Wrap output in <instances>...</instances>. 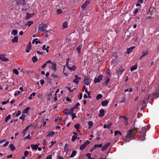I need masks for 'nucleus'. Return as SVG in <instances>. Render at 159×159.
<instances>
[{
	"label": "nucleus",
	"mask_w": 159,
	"mask_h": 159,
	"mask_svg": "<svg viewBox=\"0 0 159 159\" xmlns=\"http://www.w3.org/2000/svg\"><path fill=\"white\" fill-rule=\"evenodd\" d=\"M155 11V9L153 7H151L148 11L147 13V15L148 16H147L148 19H152L154 18V16H152L154 14Z\"/></svg>",
	"instance_id": "nucleus-1"
},
{
	"label": "nucleus",
	"mask_w": 159,
	"mask_h": 159,
	"mask_svg": "<svg viewBox=\"0 0 159 159\" xmlns=\"http://www.w3.org/2000/svg\"><path fill=\"white\" fill-rule=\"evenodd\" d=\"M46 25L47 24H39L38 26V33H40L42 31H44Z\"/></svg>",
	"instance_id": "nucleus-2"
},
{
	"label": "nucleus",
	"mask_w": 159,
	"mask_h": 159,
	"mask_svg": "<svg viewBox=\"0 0 159 159\" xmlns=\"http://www.w3.org/2000/svg\"><path fill=\"white\" fill-rule=\"evenodd\" d=\"M102 75H100L98 76V78L95 77L94 80V83L96 84L100 82L102 80Z\"/></svg>",
	"instance_id": "nucleus-3"
},
{
	"label": "nucleus",
	"mask_w": 159,
	"mask_h": 159,
	"mask_svg": "<svg viewBox=\"0 0 159 159\" xmlns=\"http://www.w3.org/2000/svg\"><path fill=\"white\" fill-rule=\"evenodd\" d=\"M90 82V79L88 78L86 76H84V80L83 83L84 85H89Z\"/></svg>",
	"instance_id": "nucleus-4"
},
{
	"label": "nucleus",
	"mask_w": 159,
	"mask_h": 159,
	"mask_svg": "<svg viewBox=\"0 0 159 159\" xmlns=\"http://www.w3.org/2000/svg\"><path fill=\"white\" fill-rule=\"evenodd\" d=\"M90 142L88 140H87L85 141V142L84 143V144H82L80 145V150H84L86 147V146L88 144H89Z\"/></svg>",
	"instance_id": "nucleus-5"
},
{
	"label": "nucleus",
	"mask_w": 159,
	"mask_h": 159,
	"mask_svg": "<svg viewBox=\"0 0 159 159\" xmlns=\"http://www.w3.org/2000/svg\"><path fill=\"white\" fill-rule=\"evenodd\" d=\"M102 144H95L93 147L90 150V152H92L94 150L97 148H100L102 147Z\"/></svg>",
	"instance_id": "nucleus-6"
},
{
	"label": "nucleus",
	"mask_w": 159,
	"mask_h": 159,
	"mask_svg": "<svg viewBox=\"0 0 159 159\" xmlns=\"http://www.w3.org/2000/svg\"><path fill=\"white\" fill-rule=\"evenodd\" d=\"M146 128L145 127H143L142 128L141 130L139 132L143 137H144L146 135Z\"/></svg>",
	"instance_id": "nucleus-7"
},
{
	"label": "nucleus",
	"mask_w": 159,
	"mask_h": 159,
	"mask_svg": "<svg viewBox=\"0 0 159 159\" xmlns=\"http://www.w3.org/2000/svg\"><path fill=\"white\" fill-rule=\"evenodd\" d=\"M137 132V129H136L135 130L134 129H130L129 130L128 133L127 134V135L128 136L130 135L132 133H136Z\"/></svg>",
	"instance_id": "nucleus-8"
},
{
	"label": "nucleus",
	"mask_w": 159,
	"mask_h": 159,
	"mask_svg": "<svg viewBox=\"0 0 159 159\" xmlns=\"http://www.w3.org/2000/svg\"><path fill=\"white\" fill-rule=\"evenodd\" d=\"M105 111L103 109H101L99 111V116L100 117H102L105 115Z\"/></svg>",
	"instance_id": "nucleus-9"
},
{
	"label": "nucleus",
	"mask_w": 159,
	"mask_h": 159,
	"mask_svg": "<svg viewBox=\"0 0 159 159\" xmlns=\"http://www.w3.org/2000/svg\"><path fill=\"white\" fill-rule=\"evenodd\" d=\"M90 3V1L89 0H87L82 5L81 8L82 9L85 8L87 5Z\"/></svg>",
	"instance_id": "nucleus-10"
},
{
	"label": "nucleus",
	"mask_w": 159,
	"mask_h": 159,
	"mask_svg": "<svg viewBox=\"0 0 159 159\" xmlns=\"http://www.w3.org/2000/svg\"><path fill=\"white\" fill-rule=\"evenodd\" d=\"M32 48V46L31 42H29V44L27 45V49L26 50V51L27 53H29L30 52V50Z\"/></svg>",
	"instance_id": "nucleus-11"
},
{
	"label": "nucleus",
	"mask_w": 159,
	"mask_h": 159,
	"mask_svg": "<svg viewBox=\"0 0 159 159\" xmlns=\"http://www.w3.org/2000/svg\"><path fill=\"white\" fill-rule=\"evenodd\" d=\"M63 112L66 115L71 114L70 112V109L67 108L65 109L64 110Z\"/></svg>",
	"instance_id": "nucleus-12"
},
{
	"label": "nucleus",
	"mask_w": 159,
	"mask_h": 159,
	"mask_svg": "<svg viewBox=\"0 0 159 159\" xmlns=\"http://www.w3.org/2000/svg\"><path fill=\"white\" fill-rule=\"evenodd\" d=\"M0 59L2 61H8V59L7 58H6L5 56L3 55H0Z\"/></svg>",
	"instance_id": "nucleus-13"
},
{
	"label": "nucleus",
	"mask_w": 159,
	"mask_h": 159,
	"mask_svg": "<svg viewBox=\"0 0 159 159\" xmlns=\"http://www.w3.org/2000/svg\"><path fill=\"white\" fill-rule=\"evenodd\" d=\"M135 46H132L131 47L127 49L126 53L129 54L130 53L133 51V49L135 48Z\"/></svg>",
	"instance_id": "nucleus-14"
},
{
	"label": "nucleus",
	"mask_w": 159,
	"mask_h": 159,
	"mask_svg": "<svg viewBox=\"0 0 159 159\" xmlns=\"http://www.w3.org/2000/svg\"><path fill=\"white\" fill-rule=\"evenodd\" d=\"M109 101L106 100L102 101L101 102V104L102 106H106L107 105Z\"/></svg>",
	"instance_id": "nucleus-15"
},
{
	"label": "nucleus",
	"mask_w": 159,
	"mask_h": 159,
	"mask_svg": "<svg viewBox=\"0 0 159 159\" xmlns=\"http://www.w3.org/2000/svg\"><path fill=\"white\" fill-rule=\"evenodd\" d=\"M52 66L51 67L52 69L53 70H57V64L55 62L52 63Z\"/></svg>",
	"instance_id": "nucleus-16"
},
{
	"label": "nucleus",
	"mask_w": 159,
	"mask_h": 159,
	"mask_svg": "<svg viewBox=\"0 0 159 159\" xmlns=\"http://www.w3.org/2000/svg\"><path fill=\"white\" fill-rule=\"evenodd\" d=\"M123 71V70L122 69H120L119 70H116V72L119 76V75H121Z\"/></svg>",
	"instance_id": "nucleus-17"
},
{
	"label": "nucleus",
	"mask_w": 159,
	"mask_h": 159,
	"mask_svg": "<svg viewBox=\"0 0 159 159\" xmlns=\"http://www.w3.org/2000/svg\"><path fill=\"white\" fill-rule=\"evenodd\" d=\"M31 147L32 149L36 150L39 147V145L38 144H32L31 145Z\"/></svg>",
	"instance_id": "nucleus-18"
},
{
	"label": "nucleus",
	"mask_w": 159,
	"mask_h": 159,
	"mask_svg": "<svg viewBox=\"0 0 159 159\" xmlns=\"http://www.w3.org/2000/svg\"><path fill=\"white\" fill-rule=\"evenodd\" d=\"M77 153V151L76 150H74L72 152L70 155V158H72L73 157H74L75 156Z\"/></svg>",
	"instance_id": "nucleus-19"
},
{
	"label": "nucleus",
	"mask_w": 159,
	"mask_h": 159,
	"mask_svg": "<svg viewBox=\"0 0 159 159\" xmlns=\"http://www.w3.org/2000/svg\"><path fill=\"white\" fill-rule=\"evenodd\" d=\"M18 38L17 36H15L12 40V42L13 43H15V42H18Z\"/></svg>",
	"instance_id": "nucleus-20"
},
{
	"label": "nucleus",
	"mask_w": 159,
	"mask_h": 159,
	"mask_svg": "<svg viewBox=\"0 0 159 159\" xmlns=\"http://www.w3.org/2000/svg\"><path fill=\"white\" fill-rule=\"evenodd\" d=\"M153 97L154 98H157L159 96V93L157 92H154L152 94Z\"/></svg>",
	"instance_id": "nucleus-21"
},
{
	"label": "nucleus",
	"mask_w": 159,
	"mask_h": 159,
	"mask_svg": "<svg viewBox=\"0 0 159 159\" xmlns=\"http://www.w3.org/2000/svg\"><path fill=\"white\" fill-rule=\"evenodd\" d=\"M26 14L27 16L25 17V19L26 20L29 19L32 17V15L31 14H30L29 13H27Z\"/></svg>",
	"instance_id": "nucleus-22"
},
{
	"label": "nucleus",
	"mask_w": 159,
	"mask_h": 159,
	"mask_svg": "<svg viewBox=\"0 0 159 159\" xmlns=\"http://www.w3.org/2000/svg\"><path fill=\"white\" fill-rule=\"evenodd\" d=\"M137 68V65L136 64L135 65L132 66L130 70L131 72L133 71L134 70H136Z\"/></svg>",
	"instance_id": "nucleus-23"
},
{
	"label": "nucleus",
	"mask_w": 159,
	"mask_h": 159,
	"mask_svg": "<svg viewBox=\"0 0 159 159\" xmlns=\"http://www.w3.org/2000/svg\"><path fill=\"white\" fill-rule=\"evenodd\" d=\"M19 4L20 3L21 4L25 6L26 3L25 0H19Z\"/></svg>",
	"instance_id": "nucleus-24"
},
{
	"label": "nucleus",
	"mask_w": 159,
	"mask_h": 159,
	"mask_svg": "<svg viewBox=\"0 0 159 159\" xmlns=\"http://www.w3.org/2000/svg\"><path fill=\"white\" fill-rule=\"evenodd\" d=\"M106 80L105 81L104 83L105 84V85L107 86L108 83L110 81V78L108 77H106Z\"/></svg>",
	"instance_id": "nucleus-25"
},
{
	"label": "nucleus",
	"mask_w": 159,
	"mask_h": 159,
	"mask_svg": "<svg viewBox=\"0 0 159 159\" xmlns=\"http://www.w3.org/2000/svg\"><path fill=\"white\" fill-rule=\"evenodd\" d=\"M33 23V21H29L27 23H26L25 24V26H28L30 27L31 25H32Z\"/></svg>",
	"instance_id": "nucleus-26"
},
{
	"label": "nucleus",
	"mask_w": 159,
	"mask_h": 159,
	"mask_svg": "<svg viewBox=\"0 0 159 159\" xmlns=\"http://www.w3.org/2000/svg\"><path fill=\"white\" fill-rule=\"evenodd\" d=\"M82 47V45L80 44L76 48L77 51L79 53L80 52L81 49Z\"/></svg>",
	"instance_id": "nucleus-27"
},
{
	"label": "nucleus",
	"mask_w": 159,
	"mask_h": 159,
	"mask_svg": "<svg viewBox=\"0 0 159 159\" xmlns=\"http://www.w3.org/2000/svg\"><path fill=\"white\" fill-rule=\"evenodd\" d=\"M68 68L71 70H74L76 68V67L75 66H73L72 67H69L68 66H67Z\"/></svg>",
	"instance_id": "nucleus-28"
},
{
	"label": "nucleus",
	"mask_w": 159,
	"mask_h": 159,
	"mask_svg": "<svg viewBox=\"0 0 159 159\" xmlns=\"http://www.w3.org/2000/svg\"><path fill=\"white\" fill-rule=\"evenodd\" d=\"M148 53V51L147 50H146V51H143V52L142 53V57H144L146 55H147Z\"/></svg>",
	"instance_id": "nucleus-29"
},
{
	"label": "nucleus",
	"mask_w": 159,
	"mask_h": 159,
	"mask_svg": "<svg viewBox=\"0 0 159 159\" xmlns=\"http://www.w3.org/2000/svg\"><path fill=\"white\" fill-rule=\"evenodd\" d=\"M119 134L120 135H122V134L121 133L120 131L116 130L114 132L115 135L116 136V135Z\"/></svg>",
	"instance_id": "nucleus-30"
},
{
	"label": "nucleus",
	"mask_w": 159,
	"mask_h": 159,
	"mask_svg": "<svg viewBox=\"0 0 159 159\" xmlns=\"http://www.w3.org/2000/svg\"><path fill=\"white\" fill-rule=\"evenodd\" d=\"M67 27L68 23L67 22H65L63 24L62 27L63 29L66 28Z\"/></svg>",
	"instance_id": "nucleus-31"
},
{
	"label": "nucleus",
	"mask_w": 159,
	"mask_h": 159,
	"mask_svg": "<svg viewBox=\"0 0 159 159\" xmlns=\"http://www.w3.org/2000/svg\"><path fill=\"white\" fill-rule=\"evenodd\" d=\"M30 109V108L29 107H28L26 108V109L23 111L22 113H27L28 111Z\"/></svg>",
	"instance_id": "nucleus-32"
},
{
	"label": "nucleus",
	"mask_w": 159,
	"mask_h": 159,
	"mask_svg": "<svg viewBox=\"0 0 159 159\" xmlns=\"http://www.w3.org/2000/svg\"><path fill=\"white\" fill-rule=\"evenodd\" d=\"M18 33L17 30H13L11 32V34H12L14 35H16L17 34V33Z\"/></svg>",
	"instance_id": "nucleus-33"
},
{
	"label": "nucleus",
	"mask_w": 159,
	"mask_h": 159,
	"mask_svg": "<svg viewBox=\"0 0 159 159\" xmlns=\"http://www.w3.org/2000/svg\"><path fill=\"white\" fill-rule=\"evenodd\" d=\"M32 60L33 62H35L38 60V58L36 56H33L32 58Z\"/></svg>",
	"instance_id": "nucleus-34"
},
{
	"label": "nucleus",
	"mask_w": 159,
	"mask_h": 159,
	"mask_svg": "<svg viewBox=\"0 0 159 159\" xmlns=\"http://www.w3.org/2000/svg\"><path fill=\"white\" fill-rule=\"evenodd\" d=\"M36 95V93H33L31 94H30V96L28 97V99H32V96L34 97Z\"/></svg>",
	"instance_id": "nucleus-35"
},
{
	"label": "nucleus",
	"mask_w": 159,
	"mask_h": 159,
	"mask_svg": "<svg viewBox=\"0 0 159 159\" xmlns=\"http://www.w3.org/2000/svg\"><path fill=\"white\" fill-rule=\"evenodd\" d=\"M149 96H148V97L147 98H145L143 101V103L144 104H146L147 103L149 98Z\"/></svg>",
	"instance_id": "nucleus-36"
},
{
	"label": "nucleus",
	"mask_w": 159,
	"mask_h": 159,
	"mask_svg": "<svg viewBox=\"0 0 159 159\" xmlns=\"http://www.w3.org/2000/svg\"><path fill=\"white\" fill-rule=\"evenodd\" d=\"M102 97V94H99L97 95L96 97V98L97 100H98Z\"/></svg>",
	"instance_id": "nucleus-37"
},
{
	"label": "nucleus",
	"mask_w": 159,
	"mask_h": 159,
	"mask_svg": "<svg viewBox=\"0 0 159 159\" xmlns=\"http://www.w3.org/2000/svg\"><path fill=\"white\" fill-rule=\"evenodd\" d=\"M89 124V128H91L93 125V123L92 121H90L88 123Z\"/></svg>",
	"instance_id": "nucleus-38"
},
{
	"label": "nucleus",
	"mask_w": 159,
	"mask_h": 159,
	"mask_svg": "<svg viewBox=\"0 0 159 159\" xmlns=\"http://www.w3.org/2000/svg\"><path fill=\"white\" fill-rule=\"evenodd\" d=\"M55 134V132L53 131H52L49 133L47 135V137L52 136Z\"/></svg>",
	"instance_id": "nucleus-39"
},
{
	"label": "nucleus",
	"mask_w": 159,
	"mask_h": 159,
	"mask_svg": "<svg viewBox=\"0 0 159 159\" xmlns=\"http://www.w3.org/2000/svg\"><path fill=\"white\" fill-rule=\"evenodd\" d=\"M25 117L26 116L25 114H22L21 116L20 117L19 119H22L23 122L25 120Z\"/></svg>",
	"instance_id": "nucleus-40"
},
{
	"label": "nucleus",
	"mask_w": 159,
	"mask_h": 159,
	"mask_svg": "<svg viewBox=\"0 0 159 159\" xmlns=\"http://www.w3.org/2000/svg\"><path fill=\"white\" fill-rule=\"evenodd\" d=\"M13 72L16 75H18L19 74V72L16 69H14L13 70Z\"/></svg>",
	"instance_id": "nucleus-41"
},
{
	"label": "nucleus",
	"mask_w": 159,
	"mask_h": 159,
	"mask_svg": "<svg viewBox=\"0 0 159 159\" xmlns=\"http://www.w3.org/2000/svg\"><path fill=\"white\" fill-rule=\"evenodd\" d=\"M12 2L15 5H17L19 4V0H14L12 1Z\"/></svg>",
	"instance_id": "nucleus-42"
},
{
	"label": "nucleus",
	"mask_w": 159,
	"mask_h": 159,
	"mask_svg": "<svg viewBox=\"0 0 159 159\" xmlns=\"http://www.w3.org/2000/svg\"><path fill=\"white\" fill-rule=\"evenodd\" d=\"M80 125L79 124L77 123L75 125L74 127L75 129H79L80 128Z\"/></svg>",
	"instance_id": "nucleus-43"
},
{
	"label": "nucleus",
	"mask_w": 159,
	"mask_h": 159,
	"mask_svg": "<svg viewBox=\"0 0 159 159\" xmlns=\"http://www.w3.org/2000/svg\"><path fill=\"white\" fill-rule=\"evenodd\" d=\"M91 154L90 153H87L86 154V156L88 157L89 159H94V158H92L91 157Z\"/></svg>",
	"instance_id": "nucleus-44"
},
{
	"label": "nucleus",
	"mask_w": 159,
	"mask_h": 159,
	"mask_svg": "<svg viewBox=\"0 0 159 159\" xmlns=\"http://www.w3.org/2000/svg\"><path fill=\"white\" fill-rule=\"evenodd\" d=\"M31 139V138L30 137V134H29L26 137H25V138H24L23 140H25L26 139Z\"/></svg>",
	"instance_id": "nucleus-45"
},
{
	"label": "nucleus",
	"mask_w": 159,
	"mask_h": 159,
	"mask_svg": "<svg viewBox=\"0 0 159 159\" xmlns=\"http://www.w3.org/2000/svg\"><path fill=\"white\" fill-rule=\"evenodd\" d=\"M15 149V147L13 144H11V150L13 151Z\"/></svg>",
	"instance_id": "nucleus-46"
},
{
	"label": "nucleus",
	"mask_w": 159,
	"mask_h": 159,
	"mask_svg": "<svg viewBox=\"0 0 159 159\" xmlns=\"http://www.w3.org/2000/svg\"><path fill=\"white\" fill-rule=\"evenodd\" d=\"M20 91H18V90L16 91L14 95L16 96H18V95H19L20 94Z\"/></svg>",
	"instance_id": "nucleus-47"
},
{
	"label": "nucleus",
	"mask_w": 159,
	"mask_h": 159,
	"mask_svg": "<svg viewBox=\"0 0 159 159\" xmlns=\"http://www.w3.org/2000/svg\"><path fill=\"white\" fill-rule=\"evenodd\" d=\"M77 138V136L73 135L72 137L71 140L72 141H75L76 139Z\"/></svg>",
	"instance_id": "nucleus-48"
},
{
	"label": "nucleus",
	"mask_w": 159,
	"mask_h": 159,
	"mask_svg": "<svg viewBox=\"0 0 159 159\" xmlns=\"http://www.w3.org/2000/svg\"><path fill=\"white\" fill-rule=\"evenodd\" d=\"M133 91V89L132 88H129V89H127L125 90V92H131Z\"/></svg>",
	"instance_id": "nucleus-49"
},
{
	"label": "nucleus",
	"mask_w": 159,
	"mask_h": 159,
	"mask_svg": "<svg viewBox=\"0 0 159 159\" xmlns=\"http://www.w3.org/2000/svg\"><path fill=\"white\" fill-rule=\"evenodd\" d=\"M80 80H78V79H75L74 80L73 82L75 83L76 84H77L79 83V81Z\"/></svg>",
	"instance_id": "nucleus-50"
},
{
	"label": "nucleus",
	"mask_w": 159,
	"mask_h": 159,
	"mask_svg": "<svg viewBox=\"0 0 159 159\" xmlns=\"http://www.w3.org/2000/svg\"><path fill=\"white\" fill-rule=\"evenodd\" d=\"M125 97L124 96L122 97L121 100L120 102L123 103L125 102Z\"/></svg>",
	"instance_id": "nucleus-51"
},
{
	"label": "nucleus",
	"mask_w": 159,
	"mask_h": 159,
	"mask_svg": "<svg viewBox=\"0 0 159 159\" xmlns=\"http://www.w3.org/2000/svg\"><path fill=\"white\" fill-rule=\"evenodd\" d=\"M66 88L68 89V90H69V91L70 93L73 92V91L75 89V88H74L73 89H71L70 88V87H66Z\"/></svg>",
	"instance_id": "nucleus-52"
},
{
	"label": "nucleus",
	"mask_w": 159,
	"mask_h": 159,
	"mask_svg": "<svg viewBox=\"0 0 159 159\" xmlns=\"http://www.w3.org/2000/svg\"><path fill=\"white\" fill-rule=\"evenodd\" d=\"M68 147V145L67 144H66L64 147V150L65 151H67L68 150L67 147Z\"/></svg>",
	"instance_id": "nucleus-53"
},
{
	"label": "nucleus",
	"mask_w": 159,
	"mask_h": 159,
	"mask_svg": "<svg viewBox=\"0 0 159 159\" xmlns=\"http://www.w3.org/2000/svg\"><path fill=\"white\" fill-rule=\"evenodd\" d=\"M57 14H60V13H61V12L62 11V10H61L60 9H58L57 10Z\"/></svg>",
	"instance_id": "nucleus-54"
},
{
	"label": "nucleus",
	"mask_w": 159,
	"mask_h": 159,
	"mask_svg": "<svg viewBox=\"0 0 159 159\" xmlns=\"http://www.w3.org/2000/svg\"><path fill=\"white\" fill-rule=\"evenodd\" d=\"M107 148L106 147V146H105V145H104L102 147L101 150L102 151H104Z\"/></svg>",
	"instance_id": "nucleus-55"
},
{
	"label": "nucleus",
	"mask_w": 159,
	"mask_h": 159,
	"mask_svg": "<svg viewBox=\"0 0 159 159\" xmlns=\"http://www.w3.org/2000/svg\"><path fill=\"white\" fill-rule=\"evenodd\" d=\"M10 119V115H9L8 116L6 117L5 120V122H7V121Z\"/></svg>",
	"instance_id": "nucleus-56"
},
{
	"label": "nucleus",
	"mask_w": 159,
	"mask_h": 159,
	"mask_svg": "<svg viewBox=\"0 0 159 159\" xmlns=\"http://www.w3.org/2000/svg\"><path fill=\"white\" fill-rule=\"evenodd\" d=\"M85 92L88 94V96L90 94V92L88 91L87 88L85 89Z\"/></svg>",
	"instance_id": "nucleus-57"
},
{
	"label": "nucleus",
	"mask_w": 159,
	"mask_h": 159,
	"mask_svg": "<svg viewBox=\"0 0 159 159\" xmlns=\"http://www.w3.org/2000/svg\"><path fill=\"white\" fill-rule=\"evenodd\" d=\"M82 97V93H80L79 95L78 96V98L80 100H81Z\"/></svg>",
	"instance_id": "nucleus-58"
},
{
	"label": "nucleus",
	"mask_w": 159,
	"mask_h": 159,
	"mask_svg": "<svg viewBox=\"0 0 159 159\" xmlns=\"http://www.w3.org/2000/svg\"><path fill=\"white\" fill-rule=\"evenodd\" d=\"M120 117H123L124 119L126 120V121H128V118L125 116H121L119 117V118H120Z\"/></svg>",
	"instance_id": "nucleus-59"
},
{
	"label": "nucleus",
	"mask_w": 159,
	"mask_h": 159,
	"mask_svg": "<svg viewBox=\"0 0 159 159\" xmlns=\"http://www.w3.org/2000/svg\"><path fill=\"white\" fill-rule=\"evenodd\" d=\"M138 10H139L138 9L136 8L135 9V11H134V12H133L134 15H135V16H136V14H137V13H138Z\"/></svg>",
	"instance_id": "nucleus-60"
},
{
	"label": "nucleus",
	"mask_w": 159,
	"mask_h": 159,
	"mask_svg": "<svg viewBox=\"0 0 159 159\" xmlns=\"http://www.w3.org/2000/svg\"><path fill=\"white\" fill-rule=\"evenodd\" d=\"M52 76L54 78H58L59 77L57 75H55L54 74L52 73Z\"/></svg>",
	"instance_id": "nucleus-61"
},
{
	"label": "nucleus",
	"mask_w": 159,
	"mask_h": 159,
	"mask_svg": "<svg viewBox=\"0 0 159 159\" xmlns=\"http://www.w3.org/2000/svg\"><path fill=\"white\" fill-rule=\"evenodd\" d=\"M47 79L48 80V83L50 84H52L51 82V80L48 78H47Z\"/></svg>",
	"instance_id": "nucleus-62"
},
{
	"label": "nucleus",
	"mask_w": 159,
	"mask_h": 159,
	"mask_svg": "<svg viewBox=\"0 0 159 159\" xmlns=\"http://www.w3.org/2000/svg\"><path fill=\"white\" fill-rule=\"evenodd\" d=\"M29 152L27 151H25L24 152V155L25 157H27V155L29 154Z\"/></svg>",
	"instance_id": "nucleus-63"
},
{
	"label": "nucleus",
	"mask_w": 159,
	"mask_h": 159,
	"mask_svg": "<svg viewBox=\"0 0 159 159\" xmlns=\"http://www.w3.org/2000/svg\"><path fill=\"white\" fill-rule=\"evenodd\" d=\"M52 159V156L51 155H49L47 157V158L46 159Z\"/></svg>",
	"instance_id": "nucleus-64"
}]
</instances>
